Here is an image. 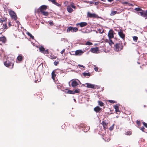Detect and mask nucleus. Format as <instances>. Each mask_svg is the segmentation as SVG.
<instances>
[{
  "label": "nucleus",
  "instance_id": "30",
  "mask_svg": "<svg viewBox=\"0 0 147 147\" xmlns=\"http://www.w3.org/2000/svg\"><path fill=\"white\" fill-rule=\"evenodd\" d=\"M102 124L105 128H107V124L105 121H103L102 123Z\"/></svg>",
  "mask_w": 147,
  "mask_h": 147
},
{
  "label": "nucleus",
  "instance_id": "43",
  "mask_svg": "<svg viewBox=\"0 0 147 147\" xmlns=\"http://www.w3.org/2000/svg\"><path fill=\"white\" fill-rule=\"evenodd\" d=\"M114 124H113V125L111 126L109 128V130H110V131H111L112 130H113V128H114Z\"/></svg>",
  "mask_w": 147,
  "mask_h": 147
},
{
  "label": "nucleus",
  "instance_id": "36",
  "mask_svg": "<svg viewBox=\"0 0 147 147\" xmlns=\"http://www.w3.org/2000/svg\"><path fill=\"white\" fill-rule=\"evenodd\" d=\"M136 123L138 126H140L141 125L140 121L138 120L136 121Z\"/></svg>",
  "mask_w": 147,
  "mask_h": 147
},
{
  "label": "nucleus",
  "instance_id": "20",
  "mask_svg": "<svg viewBox=\"0 0 147 147\" xmlns=\"http://www.w3.org/2000/svg\"><path fill=\"white\" fill-rule=\"evenodd\" d=\"M6 41V39L5 37L4 36H3L1 37H0V41H1L2 42L4 43Z\"/></svg>",
  "mask_w": 147,
  "mask_h": 147
},
{
  "label": "nucleus",
  "instance_id": "7",
  "mask_svg": "<svg viewBox=\"0 0 147 147\" xmlns=\"http://www.w3.org/2000/svg\"><path fill=\"white\" fill-rule=\"evenodd\" d=\"M87 17L91 18H98V16L97 14L93 13H91L89 12H88L87 13Z\"/></svg>",
  "mask_w": 147,
  "mask_h": 147
},
{
  "label": "nucleus",
  "instance_id": "63",
  "mask_svg": "<svg viewBox=\"0 0 147 147\" xmlns=\"http://www.w3.org/2000/svg\"><path fill=\"white\" fill-rule=\"evenodd\" d=\"M89 129V128L88 129V130Z\"/></svg>",
  "mask_w": 147,
  "mask_h": 147
},
{
  "label": "nucleus",
  "instance_id": "37",
  "mask_svg": "<svg viewBox=\"0 0 147 147\" xmlns=\"http://www.w3.org/2000/svg\"><path fill=\"white\" fill-rule=\"evenodd\" d=\"M74 94L75 93H78L80 92V90L79 89H76L75 90V91H74Z\"/></svg>",
  "mask_w": 147,
  "mask_h": 147
},
{
  "label": "nucleus",
  "instance_id": "51",
  "mask_svg": "<svg viewBox=\"0 0 147 147\" xmlns=\"http://www.w3.org/2000/svg\"><path fill=\"white\" fill-rule=\"evenodd\" d=\"M70 54L71 55H75V53L74 52L72 51L70 52Z\"/></svg>",
  "mask_w": 147,
  "mask_h": 147
},
{
  "label": "nucleus",
  "instance_id": "23",
  "mask_svg": "<svg viewBox=\"0 0 147 147\" xmlns=\"http://www.w3.org/2000/svg\"><path fill=\"white\" fill-rule=\"evenodd\" d=\"M15 22H14V26L17 27H19V25L20 24V23L19 21L16 20H15Z\"/></svg>",
  "mask_w": 147,
  "mask_h": 147
},
{
  "label": "nucleus",
  "instance_id": "9",
  "mask_svg": "<svg viewBox=\"0 0 147 147\" xmlns=\"http://www.w3.org/2000/svg\"><path fill=\"white\" fill-rule=\"evenodd\" d=\"M114 31L112 29L110 30L108 34L109 39H111L114 38Z\"/></svg>",
  "mask_w": 147,
  "mask_h": 147
},
{
  "label": "nucleus",
  "instance_id": "42",
  "mask_svg": "<svg viewBox=\"0 0 147 147\" xmlns=\"http://www.w3.org/2000/svg\"><path fill=\"white\" fill-rule=\"evenodd\" d=\"M59 61H55L54 62V64L55 65H57L59 63Z\"/></svg>",
  "mask_w": 147,
  "mask_h": 147
},
{
  "label": "nucleus",
  "instance_id": "12",
  "mask_svg": "<svg viewBox=\"0 0 147 147\" xmlns=\"http://www.w3.org/2000/svg\"><path fill=\"white\" fill-rule=\"evenodd\" d=\"M87 24V23L86 22H81L77 24L76 26H80L81 27H83L86 26Z\"/></svg>",
  "mask_w": 147,
  "mask_h": 147
},
{
  "label": "nucleus",
  "instance_id": "3",
  "mask_svg": "<svg viewBox=\"0 0 147 147\" xmlns=\"http://www.w3.org/2000/svg\"><path fill=\"white\" fill-rule=\"evenodd\" d=\"M4 65L6 67H10L11 69H12L13 67L14 62L13 61L11 62L8 60L7 61L4 63Z\"/></svg>",
  "mask_w": 147,
  "mask_h": 147
},
{
  "label": "nucleus",
  "instance_id": "31",
  "mask_svg": "<svg viewBox=\"0 0 147 147\" xmlns=\"http://www.w3.org/2000/svg\"><path fill=\"white\" fill-rule=\"evenodd\" d=\"M67 91H68V92H67V93L71 94H74V91H72L70 90H67Z\"/></svg>",
  "mask_w": 147,
  "mask_h": 147
},
{
  "label": "nucleus",
  "instance_id": "26",
  "mask_svg": "<svg viewBox=\"0 0 147 147\" xmlns=\"http://www.w3.org/2000/svg\"><path fill=\"white\" fill-rule=\"evenodd\" d=\"M26 34L32 39H34V37L31 34H30L29 32H27L26 33Z\"/></svg>",
  "mask_w": 147,
  "mask_h": 147
},
{
  "label": "nucleus",
  "instance_id": "35",
  "mask_svg": "<svg viewBox=\"0 0 147 147\" xmlns=\"http://www.w3.org/2000/svg\"><path fill=\"white\" fill-rule=\"evenodd\" d=\"M69 6H70L71 7H72L74 9H76V6L74 5V3H71Z\"/></svg>",
  "mask_w": 147,
  "mask_h": 147
},
{
  "label": "nucleus",
  "instance_id": "28",
  "mask_svg": "<svg viewBox=\"0 0 147 147\" xmlns=\"http://www.w3.org/2000/svg\"><path fill=\"white\" fill-rule=\"evenodd\" d=\"M39 49L41 52L43 53L45 50V49L42 47H41L39 48Z\"/></svg>",
  "mask_w": 147,
  "mask_h": 147
},
{
  "label": "nucleus",
  "instance_id": "41",
  "mask_svg": "<svg viewBox=\"0 0 147 147\" xmlns=\"http://www.w3.org/2000/svg\"><path fill=\"white\" fill-rule=\"evenodd\" d=\"M49 51L48 49L46 50H45L43 52V53L44 54H49Z\"/></svg>",
  "mask_w": 147,
  "mask_h": 147
},
{
  "label": "nucleus",
  "instance_id": "22",
  "mask_svg": "<svg viewBox=\"0 0 147 147\" xmlns=\"http://www.w3.org/2000/svg\"><path fill=\"white\" fill-rule=\"evenodd\" d=\"M17 60L19 61H22L23 60V57L22 55H19L17 57Z\"/></svg>",
  "mask_w": 147,
  "mask_h": 147
},
{
  "label": "nucleus",
  "instance_id": "15",
  "mask_svg": "<svg viewBox=\"0 0 147 147\" xmlns=\"http://www.w3.org/2000/svg\"><path fill=\"white\" fill-rule=\"evenodd\" d=\"M85 84L87 85L86 87L88 88H95V85L93 84H92L89 83H86Z\"/></svg>",
  "mask_w": 147,
  "mask_h": 147
},
{
  "label": "nucleus",
  "instance_id": "45",
  "mask_svg": "<svg viewBox=\"0 0 147 147\" xmlns=\"http://www.w3.org/2000/svg\"><path fill=\"white\" fill-rule=\"evenodd\" d=\"M142 123L144 125V126H145V127L147 128V123H146L143 122Z\"/></svg>",
  "mask_w": 147,
  "mask_h": 147
},
{
  "label": "nucleus",
  "instance_id": "1",
  "mask_svg": "<svg viewBox=\"0 0 147 147\" xmlns=\"http://www.w3.org/2000/svg\"><path fill=\"white\" fill-rule=\"evenodd\" d=\"M9 14L11 18L14 20H16L18 18V17L16 13L11 10L10 9L9 10Z\"/></svg>",
  "mask_w": 147,
  "mask_h": 147
},
{
  "label": "nucleus",
  "instance_id": "24",
  "mask_svg": "<svg viewBox=\"0 0 147 147\" xmlns=\"http://www.w3.org/2000/svg\"><path fill=\"white\" fill-rule=\"evenodd\" d=\"M40 13L43 15L46 16H47L49 15V13L48 12L46 11L42 12L41 13Z\"/></svg>",
  "mask_w": 147,
  "mask_h": 147
},
{
  "label": "nucleus",
  "instance_id": "4",
  "mask_svg": "<svg viewBox=\"0 0 147 147\" xmlns=\"http://www.w3.org/2000/svg\"><path fill=\"white\" fill-rule=\"evenodd\" d=\"M77 81L80 82L78 80L74 79L71 80L70 81L69 83H71V85L72 87H75L79 85V84Z\"/></svg>",
  "mask_w": 147,
  "mask_h": 147
},
{
  "label": "nucleus",
  "instance_id": "47",
  "mask_svg": "<svg viewBox=\"0 0 147 147\" xmlns=\"http://www.w3.org/2000/svg\"><path fill=\"white\" fill-rule=\"evenodd\" d=\"M49 24L51 26H53L54 24L53 23L52 21L50 22H49Z\"/></svg>",
  "mask_w": 147,
  "mask_h": 147
},
{
  "label": "nucleus",
  "instance_id": "48",
  "mask_svg": "<svg viewBox=\"0 0 147 147\" xmlns=\"http://www.w3.org/2000/svg\"><path fill=\"white\" fill-rule=\"evenodd\" d=\"M94 70L97 71L98 69V68L97 67H95L94 68Z\"/></svg>",
  "mask_w": 147,
  "mask_h": 147
},
{
  "label": "nucleus",
  "instance_id": "34",
  "mask_svg": "<svg viewBox=\"0 0 147 147\" xmlns=\"http://www.w3.org/2000/svg\"><path fill=\"white\" fill-rule=\"evenodd\" d=\"M108 101L111 103H116L117 102L116 101L112 100H109Z\"/></svg>",
  "mask_w": 147,
  "mask_h": 147
},
{
  "label": "nucleus",
  "instance_id": "49",
  "mask_svg": "<svg viewBox=\"0 0 147 147\" xmlns=\"http://www.w3.org/2000/svg\"><path fill=\"white\" fill-rule=\"evenodd\" d=\"M50 1L54 4L56 2L55 0H50Z\"/></svg>",
  "mask_w": 147,
  "mask_h": 147
},
{
  "label": "nucleus",
  "instance_id": "60",
  "mask_svg": "<svg viewBox=\"0 0 147 147\" xmlns=\"http://www.w3.org/2000/svg\"><path fill=\"white\" fill-rule=\"evenodd\" d=\"M37 81L35 80V82L36 83H37Z\"/></svg>",
  "mask_w": 147,
  "mask_h": 147
},
{
  "label": "nucleus",
  "instance_id": "2",
  "mask_svg": "<svg viewBox=\"0 0 147 147\" xmlns=\"http://www.w3.org/2000/svg\"><path fill=\"white\" fill-rule=\"evenodd\" d=\"M115 50L117 51H119L122 49L123 46L121 42L117 43L115 45Z\"/></svg>",
  "mask_w": 147,
  "mask_h": 147
},
{
  "label": "nucleus",
  "instance_id": "55",
  "mask_svg": "<svg viewBox=\"0 0 147 147\" xmlns=\"http://www.w3.org/2000/svg\"><path fill=\"white\" fill-rule=\"evenodd\" d=\"M8 25L9 27L11 26V22L10 21L8 23Z\"/></svg>",
  "mask_w": 147,
  "mask_h": 147
},
{
  "label": "nucleus",
  "instance_id": "32",
  "mask_svg": "<svg viewBox=\"0 0 147 147\" xmlns=\"http://www.w3.org/2000/svg\"><path fill=\"white\" fill-rule=\"evenodd\" d=\"M109 43L110 45H112L113 44H114V43L112 40L111 39H109V40L108 42Z\"/></svg>",
  "mask_w": 147,
  "mask_h": 147
},
{
  "label": "nucleus",
  "instance_id": "56",
  "mask_svg": "<svg viewBox=\"0 0 147 147\" xmlns=\"http://www.w3.org/2000/svg\"><path fill=\"white\" fill-rule=\"evenodd\" d=\"M109 40H108V39H106L105 40V41H106V42H108L109 41Z\"/></svg>",
  "mask_w": 147,
  "mask_h": 147
},
{
  "label": "nucleus",
  "instance_id": "59",
  "mask_svg": "<svg viewBox=\"0 0 147 147\" xmlns=\"http://www.w3.org/2000/svg\"><path fill=\"white\" fill-rule=\"evenodd\" d=\"M137 63L139 64H140V63L139 62H138Z\"/></svg>",
  "mask_w": 147,
  "mask_h": 147
},
{
  "label": "nucleus",
  "instance_id": "21",
  "mask_svg": "<svg viewBox=\"0 0 147 147\" xmlns=\"http://www.w3.org/2000/svg\"><path fill=\"white\" fill-rule=\"evenodd\" d=\"M67 9L68 12L70 13H71L73 11V10L71 8V6L69 5L67 6Z\"/></svg>",
  "mask_w": 147,
  "mask_h": 147
},
{
  "label": "nucleus",
  "instance_id": "44",
  "mask_svg": "<svg viewBox=\"0 0 147 147\" xmlns=\"http://www.w3.org/2000/svg\"><path fill=\"white\" fill-rule=\"evenodd\" d=\"M110 140V138H105V141L108 142Z\"/></svg>",
  "mask_w": 147,
  "mask_h": 147
},
{
  "label": "nucleus",
  "instance_id": "8",
  "mask_svg": "<svg viewBox=\"0 0 147 147\" xmlns=\"http://www.w3.org/2000/svg\"><path fill=\"white\" fill-rule=\"evenodd\" d=\"M5 20H7L6 18H5L4 20H1L0 21L1 22H2L3 24V27L2 29H1V30L2 29V30H3V31H5V30L7 28L6 22L5 21Z\"/></svg>",
  "mask_w": 147,
  "mask_h": 147
},
{
  "label": "nucleus",
  "instance_id": "39",
  "mask_svg": "<svg viewBox=\"0 0 147 147\" xmlns=\"http://www.w3.org/2000/svg\"><path fill=\"white\" fill-rule=\"evenodd\" d=\"M135 10L137 11H143L140 8H136L135 9Z\"/></svg>",
  "mask_w": 147,
  "mask_h": 147
},
{
  "label": "nucleus",
  "instance_id": "54",
  "mask_svg": "<svg viewBox=\"0 0 147 147\" xmlns=\"http://www.w3.org/2000/svg\"><path fill=\"white\" fill-rule=\"evenodd\" d=\"M78 66L79 67H83V68H85V67L84 66H83V65H78Z\"/></svg>",
  "mask_w": 147,
  "mask_h": 147
},
{
  "label": "nucleus",
  "instance_id": "16",
  "mask_svg": "<svg viewBox=\"0 0 147 147\" xmlns=\"http://www.w3.org/2000/svg\"><path fill=\"white\" fill-rule=\"evenodd\" d=\"M55 72V70H54L51 73V77L53 80L55 81V78L56 76Z\"/></svg>",
  "mask_w": 147,
  "mask_h": 147
},
{
  "label": "nucleus",
  "instance_id": "25",
  "mask_svg": "<svg viewBox=\"0 0 147 147\" xmlns=\"http://www.w3.org/2000/svg\"><path fill=\"white\" fill-rule=\"evenodd\" d=\"M117 13V11H112L111 13H110V15L111 16H112L115 14Z\"/></svg>",
  "mask_w": 147,
  "mask_h": 147
},
{
  "label": "nucleus",
  "instance_id": "27",
  "mask_svg": "<svg viewBox=\"0 0 147 147\" xmlns=\"http://www.w3.org/2000/svg\"><path fill=\"white\" fill-rule=\"evenodd\" d=\"M98 105H99L100 106H103L104 105V104L101 101H98Z\"/></svg>",
  "mask_w": 147,
  "mask_h": 147
},
{
  "label": "nucleus",
  "instance_id": "11",
  "mask_svg": "<svg viewBox=\"0 0 147 147\" xmlns=\"http://www.w3.org/2000/svg\"><path fill=\"white\" fill-rule=\"evenodd\" d=\"M118 34L120 37L124 40L125 39V34L123 33L122 30H120L118 32Z\"/></svg>",
  "mask_w": 147,
  "mask_h": 147
},
{
  "label": "nucleus",
  "instance_id": "5",
  "mask_svg": "<svg viewBox=\"0 0 147 147\" xmlns=\"http://www.w3.org/2000/svg\"><path fill=\"white\" fill-rule=\"evenodd\" d=\"M78 30V28L76 27H74L72 26L68 27L67 32H76Z\"/></svg>",
  "mask_w": 147,
  "mask_h": 147
},
{
  "label": "nucleus",
  "instance_id": "14",
  "mask_svg": "<svg viewBox=\"0 0 147 147\" xmlns=\"http://www.w3.org/2000/svg\"><path fill=\"white\" fill-rule=\"evenodd\" d=\"M83 53V51L81 50H77L75 51V55H81Z\"/></svg>",
  "mask_w": 147,
  "mask_h": 147
},
{
  "label": "nucleus",
  "instance_id": "53",
  "mask_svg": "<svg viewBox=\"0 0 147 147\" xmlns=\"http://www.w3.org/2000/svg\"><path fill=\"white\" fill-rule=\"evenodd\" d=\"M100 2L99 1H98L97 2H95L94 3V4L95 5H97L99 3H100Z\"/></svg>",
  "mask_w": 147,
  "mask_h": 147
},
{
  "label": "nucleus",
  "instance_id": "58",
  "mask_svg": "<svg viewBox=\"0 0 147 147\" xmlns=\"http://www.w3.org/2000/svg\"><path fill=\"white\" fill-rule=\"evenodd\" d=\"M68 90V89H66V90H65V93H67V92H68V91H67V90Z\"/></svg>",
  "mask_w": 147,
  "mask_h": 147
},
{
  "label": "nucleus",
  "instance_id": "33",
  "mask_svg": "<svg viewBox=\"0 0 147 147\" xmlns=\"http://www.w3.org/2000/svg\"><path fill=\"white\" fill-rule=\"evenodd\" d=\"M85 45H92V43L89 41H87Z\"/></svg>",
  "mask_w": 147,
  "mask_h": 147
},
{
  "label": "nucleus",
  "instance_id": "57",
  "mask_svg": "<svg viewBox=\"0 0 147 147\" xmlns=\"http://www.w3.org/2000/svg\"><path fill=\"white\" fill-rule=\"evenodd\" d=\"M108 1H109V2H111L112 1H113L114 0H107Z\"/></svg>",
  "mask_w": 147,
  "mask_h": 147
},
{
  "label": "nucleus",
  "instance_id": "62",
  "mask_svg": "<svg viewBox=\"0 0 147 147\" xmlns=\"http://www.w3.org/2000/svg\"><path fill=\"white\" fill-rule=\"evenodd\" d=\"M1 32L0 33V34H1Z\"/></svg>",
  "mask_w": 147,
  "mask_h": 147
},
{
  "label": "nucleus",
  "instance_id": "40",
  "mask_svg": "<svg viewBox=\"0 0 147 147\" xmlns=\"http://www.w3.org/2000/svg\"><path fill=\"white\" fill-rule=\"evenodd\" d=\"M131 131H127V132L125 133V134L126 135H130L131 134Z\"/></svg>",
  "mask_w": 147,
  "mask_h": 147
},
{
  "label": "nucleus",
  "instance_id": "6",
  "mask_svg": "<svg viewBox=\"0 0 147 147\" xmlns=\"http://www.w3.org/2000/svg\"><path fill=\"white\" fill-rule=\"evenodd\" d=\"M47 8V6L45 5H42L39 7L38 11L39 13H41L42 12L46 11Z\"/></svg>",
  "mask_w": 147,
  "mask_h": 147
},
{
  "label": "nucleus",
  "instance_id": "18",
  "mask_svg": "<svg viewBox=\"0 0 147 147\" xmlns=\"http://www.w3.org/2000/svg\"><path fill=\"white\" fill-rule=\"evenodd\" d=\"M114 108L115 109V111L117 114H118V112H120L119 110V105L118 104H116L114 106Z\"/></svg>",
  "mask_w": 147,
  "mask_h": 147
},
{
  "label": "nucleus",
  "instance_id": "38",
  "mask_svg": "<svg viewBox=\"0 0 147 147\" xmlns=\"http://www.w3.org/2000/svg\"><path fill=\"white\" fill-rule=\"evenodd\" d=\"M138 37L137 36H134L133 37V40L134 41H135L136 42L138 39Z\"/></svg>",
  "mask_w": 147,
  "mask_h": 147
},
{
  "label": "nucleus",
  "instance_id": "52",
  "mask_svg": "<svg viewBox=\"0 0 147 147\" xmlns=\"http://www.w3.org/2000/svg\"><path fill=\"white\" fill-rule=\"evenodd\" d=\"M144 127H141L140 128V129L142 130V131H144Z\"/></svg>",
  "mask_w": 147,
  "mask_h": 147
},
{
  "label": "nucleus",
  "instance_id": "17",
  "mask_svg": "<svg viewBox=\"0 0 147 147\" xmlns=\"http://www.w3.org/2000/svg\"><path fill=\"white\" fill-rule=\"evenodd\" d=\"M101 109H102L98 106H96L94 109V111L96 113L100 112Z\"/></svg>",
  "mask_w": 147,
  "mask_h": 147
},
{
  "label": "nucleus",
  "instance_id": "50",
  "mask_svg": "<svg viewBox=\"0 0 147 147\" xmlns=\"http://www.w3.org/2000/svg\"><path fill=\"white\" fill-rule=\"evenodd\" d=\"M65 49H63L61 52V53L63 54L65 51Z\"/></svg>",
  "mask_w": 147,
  "mask_h": 147
},
{
  "label": "nucleus",
  "instance_id": "13",
  "mask_svg": "<svg viewBox=\"0 0 147 147\" xmlns=\"http://www.w3.org/2000/svg\"><path fill=\"white\" fill-rule=\"evenodd\" d=\"M90 51L92 53H98V52L99 51V48L98 47L92 48H91Z\"/></svg>",
  "mask_w": 147,
  "mask_h": 147
},
{
  "label": "nucleus",
  "instance_id": "29",
  "mask_svg": "<svg viewBox=\"0 0 147 147\" xmlns=\"http://www.w3.org/2000/svg\"><path fill=\"white\" fill-rule=\"evenodd\" d=\"M83 75L84 76H90V74L89 73L84 72L83 73Z\"/></svg>",
  "mask_w": 147,
  "mask_h": 147
},
{
  "label": "nucleus",
  "instance_id": "61",
  "mask_svg": "<svg viewBox=\"0 0 147 147\" xmlns=\"http://www.w3.org/2000/svg\"><path fill=\"white\" fill-rule=\"evenodd\" d=\"M56 57H54V58H53V59H56Z\"/></svg>",
  "mask_w": 147,
  "mask_h": 147
},
{
  "label": "nucleus",
  "instance_id": "46",
  "mask_svg": "<svg viewBox=\"0 0 147 147\" xmlns=\"http://www.w3.org/2000/svg\"><path fill=\"white\" fill-rule=\"evenodd\" d=\"M54 4L55 5H56V6H60L61 5L59 3H57L56 2Z\"/></svg>",
  "mask_w": 147,
  "mask_h": 147
},
{
  "label": "nucleus",
  "instance_id": "19",
  "mask_svg": "<svg viewBox=\"0 0 147 147\" xmlns=\"http://www.w3.org/2000/svg\"><path fill=\"white\" fill-rule=\"evenodd\" d=\"M121 3L123 4H126L128 6H133V5L129 3L127 1H124L123 0L121 2Z\"/></svg>",
  "mask_w": 147,
  "mask_h": 147
},
{
  "label": "nucleus",
  "instance_id": "10",
  "mask_svg": "<svg viewBox=\"0 0 147 147\" xmlns=\"http://www.w3.org/2000/svg\"><path fill=\"white\" fill-rule=\"evenodd\" d=\"M138 13L140 14V15L144 17L145 19H147V13L146 11L143 10L142 11L139 12Z\"/></svg>",
  "mask_w": 147,
  "mask_h": 147
}]
</instances>
